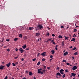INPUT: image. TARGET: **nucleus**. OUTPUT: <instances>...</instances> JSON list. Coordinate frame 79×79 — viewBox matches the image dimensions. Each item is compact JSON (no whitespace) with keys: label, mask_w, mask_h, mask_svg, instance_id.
I'll return each mask as SVG.
<instances>
[{"label":"nucleus","mask_w":79,"mask_h":79,"mask_svg":"<svg viewBox=\"0 0 79 79\" xmlns=\"http://www.w3.org/2000/svg\"><path fill=\"white\" fill-rule=\"evenodd\" d=\"M37 28H38V30H41L42 29H44L43 26L40 24H39L36 26Z\"/></svg>","instance_id":"f257e3e1"},{"label":"nucleus","mask_w":79,"mask_h":79,"mask_svg":"<svg viewBox=\"0 0 79 79\" xmlns=\"http://www.w3.org/2000/svg\"><path fill=\"white\" fill-rule=\"evenodd\" d=\"M64 71V70L63 69H61L60 70V74L62 75L64 74V73L63 72Z\"/></svg>","instance_id":"f03ea898"},{"label":"nucleus","mask_w":79,"mask_h":79,"mask_svg":"<svg viewBox=\"0 0 79 79\" xmlns=\"http://www.w3.org/2000/svg\"><path fill=\"white\" fill-rule=\"evenodd\" d=\"M38 74H43V72L41 71V70H40L39 69H38Z\"/></svg>","instance_id":"7ed1b4c3"},{"label":"nucleus","mask_w":79,"mask_h":79,"mask_svg":"<svg viewBox=\"0 0 79 79\" xmlns=\"http://www.w3.org/2000/svg\"><path fill=\"white\" fill-rule=\"evenodd\" d=\"M72 69L73 71H75L76 69H77V66H74L72 68Z\"/></svg>","instance_id":"20e7f679"},{"label":"nucleus","mask_w":79,"mask_h":79,"mask_svg":"<svg viewBox=\"0 0 79 79\" xmlns=\"http://www.w3.org/2000/svg\"><path fill=\"white\" fill-rule=\"evenodd\" d=\"M5 68V66H3V65H1L0 66V69L1 70H2V69H3V68Z\"/></svg>","instance_id":"39448f33"},{"label":"nucleus","mask_w":79,"mask_h":79,"mask_svg":"<svg viewBox=\"0 0 79 79\" xmlns=\"http://www.w3.org/2000/svg\"><path fill=\"white\" fill-rule=\"evenodd\" d=\"M41 55L42 56H46V52H44L43 53L41 54Z\"/></svg>","instance_id":"423d86ee"},{"label":"nucleus","mask_w":79,"mask_h":79,"mask_svg":"<svg viewBox=\"0 0 79 79\" xmlns=\"http://www.w3.org/2000/svg\"><path fill=\"white\" fill-rule=\"evenodd\" d=\"M40 35V33H35V35L37 37H39V36Z\"/></svg>","instance_id":"0eeeda50"},{"label":"nucleus","mask_w":79,"mask_h":79,"mask_svg":"<svg viewBox=\"0 0 79 79\" xmlns=\"http://www.w3.org/2000/svg\"><path fill=\"white\" fill-rule=\"evenodd\" d=\"M24 52V50L21 48H20V53H23Z\"/></svg>","instance_id":"6e6552de"},{"label":"nucleus","mask_w":79,"mask_h":79,"mask_svg":"<svg viewBox=\"0 0 79 79\" xmlns=\"http://www.w3.org/2000/svg\"><path fill=\"white\" fill-rule=\"evenodd\" d=\"M60 74V73H57L56 74V78H58V79H59V77H58L57 76H59Z\"/></svg>","instance_id":"1a4fd4ad"},{"label":"nucleus","mask_w":79,"mask_h":79,"mask_svg":"<svg viewBox=\"0 0 79 79\" xmlns=\"http://www.w3.org/2000/svg\"><path fill=\"white\" fill-rule=\"evenodd\" d=\"M10 64H11V63L10 62H9V63L6 64V66H7V67H9L10 66Z\"/></svg>","instance_id":"9d476101"},{"label":"nucleus","mask_w":79,"mask_h":79,"mask_svg":"<svg viewBox=\"0 0 79 79\" xmlns=\"http://www.w3.org/2000/svg\"><path fill=\"white\" fill-rule=\"evenodd\" d=\"M51 52H52V54L53 55L55 53V51L53 49H52L51 51Z\"/></svg>","instance_id":"9b49d317"},{"label":"nucleus","mask_w":79,"mask_h":79,"mask_svg":"<svg viewBox=\"0 0 79 79\" xmlns=\"http://www.w3.org/2000/svg\"><path fill=\"white\" fill-rule=\"evenodd\" d=\"M26 47V44H24V45H23L22 46V48H23V49H25Z\"/></svg>","instance_id":"f8f14e48"},{"label":"nucleus","mask_w":79,"mask_h":79,"mask_svg":"<svg viewBox=\"0 0 79 79\" xmlns=\"http://www.w3.org/2000/svg\"><path fill=\"white\" fill-rule=\"evenodd\" d=\"M68 53V52H64V56H66V55H67V54Z\"/></svg>","instance_id":"ddd939ff"},{"label":"nucleus","mask_w":79,"mask_h":79,"mask_svg":"<svg viewBox=\"0 0 79 79\" xmlns=\"http://www.w3.org/2000/svg\"><path fill=\"white\" fill-rule=\"evenodd\" d=\"M42 72H43V74H44V73H45V71H46V70L45 69H44L43 70H42Z\"/></svg>","instance_id":"4468645a"},{"label":"nucleus","mask_w":79,"mask_h":79,"mask_svg":"<svg viewBox=\"0 0 79 79\" xmlns=\"http://www.w3.org/2000/svg\"><path fill=\"white\" fill-rule=\"evenodd\" d=\"M29 31H31L33 30V27H29Z\"/></svg>","instance_id":"2eb2a0df"},{"label":"nucleus","mask_w":79,"mask_h":79,"mask_svg":"<svg viewBox=\"0 0 79 79\" xmlns=\"http://www.w3.org/2000/svg\"><path fill=\"white\" fill-rule=\"evenodd\" d=\"M71 74H72V75L73 76H74V77H75V76H76V73H72Z\"/></svg>","instance_id":"dca6fc26"},{"label":"nucleus","mask_w":79,"mask_h":79,"mask_svg":"<svg viewBox=\"0 0 79 79\" xmlns=\"http://www.w3.org/2000/svg\"><path fill=\"white\" fill-rule=\"evenodd\" d=\"M31 75H33V74H32V72H29V75L31 76Z\"/></svg>","instance_id":"f3484780"},{"label":"nucleus","mask_w":79,"mask_h":79,"mask_svg":"<svg viewBox=\"0 0 79 79\" xmlns=\"http://www.w3.org/2000/svg\"><path fill=\"white\" fill-rule=\"evenodd\" d=\"M65 40H68V38H69V37H66V36H65Z\"/></svg>","instance_id":"a211bd4d"},{"label":"nucleus","mask_w":79,"mask_h":79,"mask_svg":"<svg viewBox=\"0 0 79 79\" xmlns=\"http://www.w3.org/2000/svg\"><path fill=\"white\" fill-rule=\"evenodd\" d=\"M43 68H44L43 69H46V66H45V65H44V64H43Z\"/></svg>","instance_id":"6ab92c4d"},{"label":"nucleus","mask_w":79,"mask_h":79,"mask_svg":"<svg viewBox=\"0 0 79 79\" xmlns=\"http://www.w3.org/2000/svg\"><path fill=\"white\" fill-rule=\"evenodd\" d=\"M71 41H73V42H75V38H73L72 40H71Z\"/></svg>","instance_id":"aec40b11"},{"label":"nucleus","mask_w":79,"mask_h":79,"mask_svg":"<svg viewBox=\"0 0 79 79\" xmlns=\"http://www.w3.org/2000/svg\"><path fill=\"white\" fill-rule=\"evenodd\" d=\"M18 40V38H15L14 39V41H16Z\"/></svg>","instance_id":"412c9836"},{"label":"nucleus","mask_w":79,"mask_h":79,"mask_svg":"<svg viewBox=\"0 0 79 79\" xmlns=\"http://www.w3.org/2000/svg\"><path fill=\"white\" fill-rule=\"evenodd\" d=\"M64 41H63L62 44H61V45H62V46H64Z\"/></svg>","instance_id":"4be33fe9"},{"label":"nucleus","mask_w":79,"mask_h":79,"mask_svg":"<svg viewBox=\"0 0 79 79\" xmlns=\"http://www.w3.org/2000/svg\"><path fill=\"white\" fill-rule=\"evenodd\" d=\"M40 61H39L38 63L37 64V65L38 66H39V65H40Z\"/></svg>","instance_id":"5701e85b"},{"label":"nucleus","mask_w":79,"mask_h":79,"mask_svg":"<svg viewBox=\"0 0 79 79\" xmlns=\"http://www.w3.org/2000/svg\"><path fill=\"white\" fill-rule=\"evenodd\" d=\"M22 36L23 35H22V34H20L19 35V37H20V38H22Z\"/></svg>","instance_id":"b1692460"},{"label":"nucleus","mask_w":79,"mask_h":79,"mask_svg":"<svg viewBox=\"0 0 79 79\" xmlns=\"http://www.w3.org/2000/svg\"><path fill=\"white\" fill-rule=\"evenodd\" d=\"M59 38H60V39H61L62 38V36L61 35H59L58 36Z\"/></svg>","instance_id":"393cba45"},{"label":"nucleus","mask_w":79,"mask_h":79,"mask_svg":"<svg viewBox=\"0 0 79 79\" xmlns=\"http://www.w3.org/2000/svg\"><path fill=\"white\" fill-rule=\"evenodd\" d=\"M49 35H50V33H49V32H48L46 34V35H47L48 36H49Z\"/></svg>","instance_id":"a878e982"},{"label":"nucleus","mask_w":79,"mask_h":79,"mask_svg":"<svg viewBox=\"0 0 79 79\" xmlns=\"http://www.w3.org/2000/svg\"><path fill=\"white\" fill-rule=\"evenodd\" d=\"M73 54L74 55H77V52H75Z\"/></svg>","instance_id":"bb28decb"},{"label":"nucleus","mask_w":79,"mask_h":79,"mask_svg":"<svg viewBox=\"0 0 79 79\" xmlns=\"http://www.w3.org/2000/svg\"><path fill=\"white\" fill-rule=\"evenodd\" d=\"M12 65L13 66H16V64H15L14 63H12Z\"/></svg>","instance_id":"cd10ccee"},{"label":"nucleus","mask_w":79,"mask_h":79,"mask_svg":"<svg viewBox=\"0 0 79 79\" xmlns=\"http://www.w3.org/2000/svg\"><path fill=\"white\" fill-rule=\"evenodd\" d=\"M18 56H19V55L17 56L16 57H15L14 58V59H15V60H16V59H17V58H18Z\"/></svg>","instance_id":"c85d7f7f"},{"label":"nucleus","mask_w":79,"mask_h":79,"mask_svg":"<svg viewBox=\"0 0 79 79\" xmlns=\"http://www.w3.org/2000/svg\"><path fill=\"white\" fill-rule=\"evenodd\" d=\"M56 69L57 70H59V69H60V68L58 67H57L56 68Z\"/></svg>","instance_id":"c756f323"},{"label":"nucleus","mask_w":79,"mask_h":79,"mask_svg":"<svg viewBox=\"0 0 79 79\" xmlns=\"http://www.w3.org/2000/svg\"><path fill=\"white\" fill-rule=\"evenodd\" d=\"M29 50V48H28L26 49L25 50L27 51V50Z\"/></svg>","instance_id":"7c9ffc66"},{"label":"nucleus","mask_w":79,"mask_h":79,"mask_svg":"<svg viewBox=\"0 0 79 79\" xmlns=\"http://www.w3.org/2000/svg\"><path fill=\"white\" fill-rule=\"evenodd\" d=\"M65 73H68V69H65Z\"/></svg>","instance_id":"2f4dec72"},{"label":"nucleus","mask_w":79,"mask_h":79,"mask_svg":"<svg viewBox=\"0 0 79 79\" xmlns=\"http://www.w3.org/2000/svg\"><path fill=\"white\" fill-rule=\"evenodd\" d=\"M62 77H63V78H64V77H65V74H64L62 76Z\"/></svg>","instance_id":"473e14b6"},{"label":"nucleus","mask_w":79,"mask_h":79,"mask_svg":"<svg viewBox=\"0 0 79 79\" xmlns=\"http://www.w3.org/2000/svg\"><path fill=\"white\" fill-rule=\"evenodd\" d=\"M48 41H52V39H49L48 40Z\"/></svg>","instance_id":"72a5a7b5"},{"label":"nucleus","mask_w":79,"mask_h":79,"mask_svg":"<svg viewBox=\"0 0 79 79\" xmlns=\"http://www.w3.org/2000/svg\"><path fill=\"white\" fill-rule=\"evenodd\" d=\"M77 31V29H74L73 30L74 32H76Z\"/></svg>","instance_id":"f704fd0d"},{"label":"nucleus","mask_w":79,"mask_h":79,"mask_svg":"<svg viewBox=\"0 0 79 79\" xmlns=\"http://www.w3.org/2000/svg\"><path fill=\"white\" fill-rule=\"evenodd\" d=\"M35 30H36V31H38V28H37V27H35Z\"/></svg>","instance_id":"c9c22d12"},{"label":"nucleus","mask_w":79,"mask_h":79,"mask_svg":"<svg viewBox=\"0 0 79 79\" xmlns=\"http://www.w3.org/2000/svg\"><path fill=\"white\" fill-rule=\"evenodd\" d=\"M42 61H45V59L44 58H43L42 59Z\"/></svg>","instance_id":"e433bc0d"},{"label":"nucleus","mask_w":79,"mask_h":79,"mask_svg":"<svg viewBox=\"0 0 79 79\" xmlns=\"http://www.w3.org/2000/svg\"><path fill=\"white\" fill-rule=\"evenodd\" d=\"M47 69H48V70H50V67H48L47 68Z\"/></svg>","instance_id":"4c0bfd02"},{"label":"nucleus","mask_w":79,"mask_h":79,"mask_svg":"<svg viewBox=\"0 0 79 79\" xmlns=\"http://www.w3.org/2000/svg\"><path fill=\"white\" fill-rule=\"evenodd\" d=\"M53 56H52V55H51L50 56V58H53Z\"/></svg>","instance_id":"58836bf2"},{"label":"nucleus","mask_w":79,"mask_h":79,"mask_svg":"<svg viewBox=\"0 0 79 79\" xmlns=\"http://www.w3.org/2000/svg\"><path fill=\"white\" fill-rule=\"evenodd\" d=\"M76 48H76V47H74L73 49V50H76Z\"/></svg>","instance_id":"ea45409f"},{"label":"nucleus","mask_w":79,"mask_h":79,"mask_svg":"<svg viewBox=\"0 0 79 79\" xmlns=\"http://www.w3.org/2000/svg\"><path fill=\"white\" fill-rule=\"evenodd\" d=\"M35 60H36V59L35 58L34 59H33L32 60V61H35Z\"/></svg>","instance_id":"a19ab883"},{"label":"nucleus","mask_w":79,"mask_h":79,"mask_svg":"<svg viewBox=\"0 0 79 79\" xmlns=\"http://www.w3.org/2000/svg\"><path fill=\"white\" fill-rule=\"evenodd\" d=\"M60 27H61V29H63V28H64V27L63 26H61Z\"/></svg>","instance_id":"79ce46f5"},{"label":"nucleus","mask_w":79,"mask_h":79,"mask_svg":"<svg viewBox=\"0 0 79 79\" xmlns=\"http://www.w3.org/2000/svg\"><path fill=\"white\" fill-rule=\"evenodd\" d=\"M28 73H29V71L27 70L26 71V74Z\"/></svg>","instance_id":"37998d69"},{"label":"nucleus","mask_w":79,"mask_h":79,"mask_svg":"<svg viewBox=\"0 0 79 79\" xmlns=\"http://www.w3.org/2000/svg\"><path fill=\"white\" fill-rule=\"evenodd\" d=\"M40 56V53H38L37 56Z\"/></svg>","instance_id":"c03bdc74"},{"label":"nucleus","mask_w":79,"mask_h":79,"mask_svg":"<svg viewBox=\"0 0 79 79\" xmlns=\"http://www.w3.org/2000/svg\"><path fill=\"white\" fill-rule=\"evenodd\" d=\"M6 41H7V42H9V41H10V39H6Z\"/></svg>","instance_id":"a18cd8bd"},{"label":"nucleus","mask_w":79,"mask_h":79,"mask_svg":"<svg viewBox=\"0 0 79 79\" xmlns=\"http://www.w3.org/2000/svg\"><path fill=\"white\" fill-rule=\"evenodd\" d=\"M55 34H52V36L53 37H55Z\"/></svg>","instance_id":"49530a36"},{"label":"nucleus","mask_w":79,"mask_h":79,"mask_svg":"<svg viewBox=\"0 0 79 79\" xmlns=\"http://www.w3.org/2000/svg\"><path fill=\"white\" fill-rule=\"evenodd\" d=\"M52 59H53V58H52L49 60L50 61V62L52 61Z\"/></svg>","instance_id":"de8ad7c7"},{"label":"nucleus","mask_w":79,"mask_h":79,"mask_svg":"<svg viewBox=\"0 0 79 79\" xmlns=\"http://www.w3.org/2000/svg\"><path fill=\"white\" fill-rule=\"evenodd\" d=\"M7 51H8V52H10V49H9V48H8L7 49Z\"/></svg>","instance_id":"09e8293b"},{"label":"nucleus","mask_w":79,"mask_h":79,"mask_svg":"<svg viewBox=\"0 0 79 79\" xmlns=\"http://www.w3.org/2000/svg\"><path fill=\"white\" fill-rule=\"evenodd\" d=\"M66 61L65 60H63V62H66Z\"/></svg>","instance_id":"8fccbe9b"},{"label":"nucleus","mask_w":79,"mask_h":79,"mask_svg":"<svg viewBox=\"0 0 79 79\" xmlns=\"http://www.w3.org/2000/svg\"><path fill=\"white\" fill-rule=\"evenodd\" d=\"M67 65H69V63H66Z\"/></svg>","instance_id":"3c124183"},{"label":"nucleus","mask_w":79,"mask_h":79,"mask_svg":"<svg viewBox=\"0 0 79 79\" xmlns=\"http://www.w3.org/2000/svg\"><path fill=\"white\" fill-rule=\"evenodd\" d=\"M75 26H76V27H79V26H77V25H76V24H75Z\"/></svg>","instance_id":"603ef678"},{"label":"nucleus","mask_w":79,"mask_h":79,"mask_svg":"<svg viewBox=\"0 0 79 79\" xmlns=\"http://www.w3.org/2000/svg\"><path fill=\"white\" fill-rule=\"evenodd\" d=\"M55 49L56 50H58V49L57 48H56V47H55Z\"/></svg>","instance_id":"864d4df0"},{"label":"nucleus","mask_w":79,"mask_h":79,"mask_svg":"<svg viewBox=\"0 0 79 79\" xmlns=\"http://www.w3.org/2000/svg\"><path fill=\"white\" fill-rule=\"evenodd\" d=\"M53 44H54V45H55L56 44V43H55V42L53 41Z\"/></svg>","instance_id":"5fc2aeb1"},{"label":"nucleus","mask_w":79,"mask_h":79,"mask_svg":"<svg viewBox=\"0 0 79 79\" xmlns=\"http://www.w3.org/2000/svg\"><path fill=\"white\" fill-rule=\"evenodd\" d=\"M47 29H48V30H50V29L49 27H47Z\"/></svg>","instance_id":"6e6d98bb"},{"label":"nucleus","mask_w":79,"mask_h":79,"mask_svg":"<svg viewBox=\"0 0 79 79\" xmlns=\"http://www.w3.org/2000/svg\"><path fill=\"white\" fill-rule=\"evenodd\" d=\"M53 41H54V40H52H52H51V43L53 42Z\"/></svg>","instance_id":"4d7b16f0"},{"label":"nucleus","mask_w":79,"mask_h":79,"mask_svg":"<svg viewBox=\"0 0 79 79\" xmlns=\"http://www.w3.org/2000/svg\"><path fill=\"white\" fill-rule=\"evenodd\" d=\"M15 50L16 51H18V48H16L15 49Z\"/></svg>","instance_id":"13d9d810"},{"label":"nucleus","mask_w":79,"mask_h":79,"mask_svg":"<svg viewBox=\"0 0 79 79\" xmlns=\"http://www.w3.org/2000/svg\"><path fill=\"white\" fill-rule=\"evenodd\" d=\"M22 61H24V59L23 58H22L21 59Z\"/></svg>","instance_id":"bf43d9fd"},{"label":"nucleus","mask_w":79,"mask_h":79,"mask_svg":"<svg viewBox=\"0 0 79 79\" xmlns=\"http://www.w3.org/2000/svg\"><path fill=\"white\" fill-rule=\"evenodd\" d=\"M15 64H18V63L17 62H15Z\"/></svg>","instance_id":"052dcab7"},{"label":"nucleus","mask_w":79,"mask_h":79,"mask_svg":"<svg viewBox=\"0 0 79 79\" xmlns=\"http://www.w3.org/2000/svg\"><path fill=\"white\" fill-rule=\"evenodd\" d=\"M34 79H36V78L35 77H33Z\"/></svg>","instance_id":"680f3d73"},{"label":"nucleus","mask_w":79,"mask_h":79,"mask_svg":"<svg viewBox=\"0 0 79 79\" xmlns=\"http://www.w3.org/2000/svg\"><path fill=\"white\" fill-rule=\"evenodd\" d=\"M70 77H73V75H70Z\"/></svg>","instance_id":"e2e57ef3"},{"label":"nucleus","mask_w":79,"mask_h":79,"mask_svg":"<svg viewBox=\"0 0 79 79\" xmlns=\"http://www.w3.org/2000/svg\"><path fill=\"white\" fill-rule=\"evenodd\" d=\"M2 40H5V38H3L2 39Z\"/></svg>","instance_id":"0e129e2a"},{"label":"nucleus","mask_w":79,"mask_h":79,"mask_svg":"<svg viewBox=\"0 0 79 79\" xmlns=\"http://www.w3.org/2000/svg\"><path fill=\"white\" fill-rule=\"evenodd\" d=\"M72 58H73V60H74V57L73 56L72 57Z\"/></svg>","instance_id":"69168bd1"},{"label":"nucleus","mask_w":79,"mask_h":79,"mask_svg":"<svg viewBox=\"0 0 79 79\" xmlns=\"http://www.w3.org/2000/svg\"><path fill=\"white\" fill-rule=\"evenodd\" d=\"M26 79V77H24L23 78V79Z\"/></svg>","instance_id":"338daca9"},{"label":"nucleus","mask_w":79,"mask_h":79,"mask_svg":"<svg viewBox=\"0 0 79 79\" xmlns=\"http://www.w3.org/2000/svg\"><path fill=\"white\" fill-rule=\"evenodd\" d=\"M57 47H58V45H57L55 46V47L57 48Z\"/></svg>","instance_id":"774afa93"}]
</instances>
